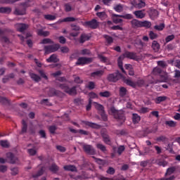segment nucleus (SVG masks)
<instances>
[{
    "label": "nucleus",
    "mask_w": 180,
    "mask_h": 180,
    "mask_svg": "<svg viewBox=\"0 0 180 180\" xmlns=\"http://www.w3.org/2000/svg\"><path fill=\"white\" fill-rule=\"evenodd\" d=\"M124 58H130L131 60H136L137 57L134 53L131 52H125L122 56H120L118 58V66L120 70H122V72L126 73L124 69L123 68V59Z\"/></svg>",
    "instance_id": "nucleus-1"
},
{
    "label": "nucleus",
    "mask_w": 180,
    "mask_h": 180,
    "mask_svg": "<svg viewBox=\"0 0 180 180\" xmlns=\"http://www.w3.org/2000/svg\"><path fill=\"white\" fill-rule=\"evenodd\" d=\"M110 115H112L115 119H117L120 123H124L126 118L124 117V115L123 114V111L117 110L115 107H111L109 110Z\"/></svg>",
    "instance_id": "nucleus-2"
},
{
    "label": "nucleus",
    "mask_w": 180,
    "mask_h": 180,
    "mask_svg": "<svg viewBox=\"0 0 180 180\" xmlns=\"http://www.w3.org/2000/svg\"><path fill=\"white\" fill-rule=\"evenodd\" d=\"M153 75H160L161 80L160 82H167V79H168V74L165 72H162L161 68H155L153 70Z\"/></svg>",
    "instance_id": "nucleus-3"
},
{
    "label": "nucleus",
    "mask_w": 180,
    "mask_h": 180,
    "mask_svg": "<svg viewBox=\"0 0 180 180\" xmlns=\"http://www.w3.org/2000/svg\"><path fill=\"white\" fill-rule=\"evenodd\" d=\"M28 6H30L29 2L21 4L18 8H15V15H26V8Z\"/></svg>",
    "instance_id": "nucleus-4"
},
{
    "label": "nucleus",
    "mask_w": 180,
    "mask_h": 180,
    "mask_svg": "<svg viewBox=\"0 0 180 180\" xmlns=\"http://www.w3.org/2000/svg\"><path fill=\"white\" fill-rule=\"evenodd\" d=\"M60 88L63 89L66 94H68L69 95H77V87H73L70 89L68 86L65 84H60L59 85Z\"/></svg>",
    "instance_id": "nucleus-5"
},
{
    "label": "nucleus",
    "mask_w": 180,
    "mask_h": 180,
    "mask_svg": "<svg viewBox=\"0 0 180 180\" xmlns=\"http://www.w3.org/2000/svg\"><path fill=\"white\" fill-rule=\"evenodd\" d=\"M60 49V44H55L51 46H45L44 50H45V54H50V53H54Z\"/></svg>",
    "instance_id": "nucleus-6"
},
{
    "label": "nucleus",
    "mask_w": 180,
    "mask_h": 180,
    "mask_svg": "<svg viewBox=\"0 0 180 180\" xmlns=\"http://www.w3.org/2000/svg\"><path fill=\"white\" fill-rule=\"evenodd\" d=\"M94 103V106H95L96 109L99 110L103 120H105V121L108 120V115H106V114H105V110L103 109V105H102L98 103Z\"/></svg>",
    "instance_id": "nucleus-7"
},
{
    "label": "nucleus",
    "mask_w": 180,
    "mask_h": 180,
    "mask_svg": "<svg viewBox=\"0 0 180 180\" xmlns=\"http://www.w3.org/2000/svg\"><path fill=\"white\" fill-rule=\"evenodd\" d=\"M120 78H122V74H120V72H117L113 74H110L108 76V80L110 82H116V81H119Z\"/></svg>",
    "instance_id": "nucleus-8"
},
{
    "label": "nucleus",
    "mask_w": 180,
    "mask_h": 180,
    "mask_svg": "<svg viewBox=\"0 0 180 180\" xmlns=\"http://www.w3.org/2000/svg\"><path fill=\"white\" fill-rule=\"evenodd\" d=\"M92 61V59L90 58H79L76 64L77 65H85V64H89Z\"/></svg>",
    "instance_id": "nucleus-9"
},
{
    "label": "nucleus",
    "mask_w": 180,
    "mask_h": 180,
    "mask_svg": "<svg viewBox=\"0 0 180 180\" xmlns=\"http://www.w3.org/2000/svg\"><path fill=\"white\" fill-rule=\"evenodd\" d=\"M7 161L10 164H18V158L15 157L11 153H8L6 155Z\"/></svg>",
    "instance_id": "nucleus-10"
},
{
    "label": "nucleus",
    "mask_w": 180,
    "mask_h": 180,
    "mask_svg": "<svg viewBox=\"0 0 180 180\" xmlns=\"http://www.w3.org/2000/svg\"><path fill=\"white\" fill-rule=\"evenodd\" d=\"M83 148L85 153H86L87 154H90L91 155H93V154H95V149H94V148L90 145L84 144L83 145Z\"/></svg>",
    "instance_id": "nucleus-11"
},
{
    "label": "nucleus",
    "mask_w": 180,
    "mask_h": 180,
    "mask_svg": "<svg viewBox=\"0 0 180 180\" xmlns=\"http://www.w3.org/2000/svg\"><path fill=\"white\" fill-rule=\"evenodd\" d=\"M84 25L88 27H91V29H96L98 25V21H96L95 19L92 20L91 21L86 22Z\"/></svg>",
    "instance_id": "nucleus-12"
},
{
    "label": "nucleus",
    "mask_w": 180,
    "mask_h": 180,
    "mask_svg": "<svg viewBox=\"0 0 180 180\" xmlns=\"http://www.w3.org/2000/svg\"><path fill=\"white\" fill-rule=\"evenodd\" d=\"M41 29V27L40 25H37V34L39 36H44V37L49 36L50 34V32L49 31H43Z\"/></svg>",
    "instance_id": "nucleus-13"
},
{
    "label": "nucleus",
    "mask_w": 180,
    "mask_h": 180,
    "mask_svg": "<svg viewBox=\"0 0 180 180\" xmlns=\"http://www.w3.org/2000/svg\"><path fill=\"white\" fill-rule=\"evenodd\" d=\"M79 30H81V28L78 26H73L72 29V32L70 33V36H72V37H77L78 34H79Z\"/></svg>",
    "instance_id": "nucleus-14"
},
{
    "label": "nucleus",
    "mask_w": 180,
    "mask_h": 180,
    "mask_svg": "<svg viewBox=\"0 0 180 180\" xmlns=\"http://www.w3.org/2000/svg\"><path fill=\"white\" fill-rule=\"evenodd\" d=\"M132 5L133 6H135V8H144V6H146V3L143 2L141 0H139V2L134 1V2H132Z\"/></svg>",
    "instance_id": "nucleus-15"
},
{
    "label": "nucleus",
    "mask_w": 180,
    "mask_h": 180,
    "mask_svg": "<svg viewBox=\"0 0 180 180\" xmlns=\"http://www.w3.org/2000/svg\"><path fill=\"white\" fill-rule=\"evenodd\" d=\"M134 15L138 19H143L146 16V13H144V11H136L134 12Z\"/></svg>",
    "instance_id": "nucleus-16"
},
{
    "label": "nucleus",
    "mask_w": 180,
    "mask_h": 180,
    "mask_svg": "<svg viewBox=\"0 0 180 180\" xmlns=\"http://www.w3.org/2000/svg\"><path fill=\"white\" fill-rule=\"evenodd\" d=\"M15 27L18 32H25L27 29V25L26 24H16Z\"/></svg>",
    "instance_id": "nucleus-17"
},
{
    "label": "nucleus",
    "mask_w": 180,
    "mask_h": 180,
    "mask_svg": "<svg viewBox=\"0 0 180 180\" xmlns=\"http://www.w3.org/2000/svg\"><path fill=\"white\" fill-rule=\"evenodd\" d=\"M103 75V70H97L91 74V77L93 78H99Z\"/></svg>",
    "instance_id": "nucleus-18"
},
{
    "label": "nucleus",
    "mask_w": 180,
    "mask_h": 180,
    "mask_svg": "<svg viewBox=\"0 0 180 180\" xmlns=\"http://www.w3.org/2000/svg\"><path fill=\"white\" fill-rule=\"evenodd\" d=\"M58 58H57V55L53 54L49 58L46 59L47 63H58Z\"/></svg>",
    "instance_id": "nucleus-19"
},
{
    "label": "nucleus",
    "mask_w": 180,
    "mask_h": 180,
    "mask_svg": "<svg viewBox=\"0 0 180 180\" xmlns=\"http://www.w3.org/2000/svg\"><path fill=\"white\" fill-rule=\"evenodd\" d=\"M63 22H75V18L74 17H67L62 20H59L57 23H63Z\"/></svg>",
    "instance_id": "nucleus-20"
},
{
    "label": "nucleus",
    "mask_w": 180,
    "mask_h": 180,
    "mask_svg": "<svg viewBox=\"0 0 180 180\" xmlns=\"http://www.w3.org/2000/svg\"><path fill=\"white\" fill-rule=\"evenodd\" d=\"M82 124H83V126H89V127H93L94 129H96L98 127V125H96V124L89 122L88 121H82Z\"/></svg>",
    "instance_id": "nucleus-21"
},
{
    "label": "nucleus",
    "mask_w": 180,
    "mask_h": 180,
    "mask_svg": "<svg viewBox=\"0 0 180 180\" xmlns=\"http://www.w3.org/2000/svg\"><path fill=\"white\" fill-rule=\"evenodd\" d=\"M140 120H141V117H140L137 114L132 115V122L134 124H137V123H139Z\"/></svg>",
    "instance_id": "nucleus-22"
},
{
    "label": "nucleus",
    "mask_w": 180,
    "mask_h": 180,
    "mask_svg": "<svg viewBox=\"0 0 180 180\" xmlns=\"http://www.w3.org/2000/svg\"><path fill=\"white\" fill-rule=\"evenodd\" d=\"M125 69L128 71L129 75H134V70H133V66L131 65H125Z\"/></svg>",
    "instance_id": "nucleus-23"
},
{
    "label": "nucleus",
    "mask_w": 180,
    "mask_h": 180,
    "mask_svg": "<svg viewBox=\"0 0 180 180\" xmlns=\"http://www.w3.org/2000/svg\"><path fill=\"white\" fill-rule=\"evenodd\" d=\"M65 171H71L72 172H75L77 171V167L74 165H66L63 167Z\"/></svg>",
    "instance_id": "nucleus-24"
},
{
    "label": "nucleus",
    "mask_w": 180,
    "mask_h": 180,
    "mask_svg": "<svg viewBox=\"0 0 180 180\" xmlns=\"http://www.w3.org/2000/svg\"><path fill=\"white\" fill-rule=\"evenodd\" d=\"M114 11H115V12H117L118 13H120V12H123V5L122 4H117L113 7Z\"/></svg>",
    "instance_id": "nucleus-25"
},
{
    "label": "nucleus",
    "mask_w": 180,
    "mask_h": 180,
    "mask_svg": "<svg viewBox=\"0 0 180 180\" xmlns=\"http://www.w3.org/2000/svg\"><path fill=\"white\" fill-rule=\"evenodd\" d=\"M12 12V8L9 7H1L0 13H11Z\"/></svg>",
    "instance_id": "nucleus-26"
},
{
    "label": "nucleus",
    "mask_w": 180,
    "mask_h": 180,
    "mask_svg": "<svg viewBox=\"0 0 180 180\" xmlns=\"http://www.w3.org/2000/svg\"><path fill=\"white\" fill-rule=\"evenodd\" d=\"M131 23L132 27H141V21H139L134 19L131 20Z\"/></svg>",
    "instance_id": "nucleus-27"
},
{
    "label": "nucleus",
    "mask_w": 180,
    "mask_h": 180,
    "mask_svg": "<svg viewBox=\"0 0 180 180\" xmlns=\"http://www.w3.org/2000/svg\"><path fill=\"white\" fill-rule=\"evenodd\" d=\"M141 27H146V29L151 27V22L141 21Z\"/></svg>",
    "instance_id": "nucleus-28"
},
{
    "label": "nucleus",
    "mask_w": 180,
    "mask_h": 180,
    "mask_svg": "<svg viewBox=\"0 0 180 180\" xmlns=\"http://www.w3.org/2000/svg\"><path fill=\"white\" fill-rule=\"evenodd\" d=\"M120 18V15H112V20L114 23H122L123 22V20H122Z\"/></svg>",
    "instance_id": "nucleus-29"
},
{
    "label": "nucleus",
    "mask_w": 180,
    "mask_h": 180,
    "mask_svg": "<svg viewBox=\"0 0 180 180\" xmlns=\"http://www.w3.org/2000/svg\"><path fill=\"white\" fill-rule=\"evenodd\" d=\"M38 169H39V171L38 172L37 174L32 176L34 178H37L38 176L43 175V172H44V167H43V166L41 165H39L38 166Z\"/></svg>",
    "instance_id": "nucleus-30"
},
{
    "label": "nucleus",
    "mask_w": 180,
    "mask_h": 180,
    "mask_svg": "<svg viewBox=\"0 0 180 180\" xmlns=\"http://www.w3.org/2000/svg\"><path fill=\"white\" fill-rule=\"evenodd\" d=\"M152 49L157 53L160 50V44L157 41H153L152 44Z\"/></svg>",
    "instance_id": "nucleus-31"
},
{
    "label": "nucleus",
    "mask_w": 180,
    "mask_h": 180,
    "mask_svg": "<svg viewBox=\"0 0 180 180\" xmlns=\"http://www.w3.org/2000/svg\"><path fill=\"white\" fill-rule=\"evenodd\" d=\"M41 44H54V41L51 39L46 38L41 40L40 42Z\"/></svg>",
    "instance_id": "nucleus-32"
},
{
    "label": "nucleus",
    "mask_w": 180,
    "mask_h": 180,
    "mask_svg": "<svg viewBox=\"0 0 180 180\" xmlns=\"http://www.w3.org/2000/svg\"><path fill=\"white\" fill-rule=\"evenodd\" d=\"M102 137L105 144H110V139H109V136L108 135V134H103Z\"/></svg>",
    "instance_id": "nucleus-33"
},
{
    "label": "nucleus",
    "mask_w": 180,
    "mask_h": 180,
    "mask_svg": "<svg viewBox=\"0 0 180 180\" xmlns=\"http://www.w3.org/2000/svg\"><path fill=\"white\" fill-rule=\"evenodd\" d=\"M124 82L127 84V85H129V86H132V88L136 87V83H134V82H132L129 79H124Z\"/></svg>",
    "instance_id": "nucleus-34"
},
{
    "label": "nucleus",
    "mask_w": 180,
    "mask_h": 180,
    "mask_svg": "<svg viewBox=\"0 0 180 180\" xmlns=\"http://www.w3.org/2000/svg\"><path fill=\"white\" fill-rule=\"evenodd\" d=\"M4 36V32L0 30V40L4 43H9V39L6 37Z\"/></svg>",
    "instance_id": "nucleus-35"
},
{
    "label": "nucleus",
    "mask_w": 180,
    "mask_h": 180,
    "mask_svg": "<svg viewBox=\"0 0 180 180\" xmlns=\"http://www.w3.org/2000/svg\"><path fill=\"white\" fill-rule=\"evenodd\" d=\"M30 77L32 78V79H33L36 82H39V81H40V79H41V78L39 77V75L34 74V73H30Z\"/></svg>",
    "instance_id": "nucleus-36"
},
{
    "label": "nucleus",
    "mask_w": 180,
    "mask_h": 180,
    "mask_svg": "<svg viewBox=\"0 0 180 180\" xmlns=\"http://www.w3.org/2000/svg\"><path fill=\"white\" fill-rule=\"evenodd\" d=\"M99 95L102 98H109L110 96H111L112 94L109 91H102L99 93Z\"/></svg>",
    "instance_id": "nucleus-37"
},
{
    "label": "nucleus",
    "mask_w": 180,
    "mask_h": 180,
    "mask_svg": "<svg viewBox=\"0 0 180 180\" xmlns=\"http://www.w3.org/2000/svg\"><path fill=\"white\" fill-rule=\"evenodd\" d=\"M165 27V24L161 23L159 25H155L154 29L155 30H158L159 32H161L162 30H164Z\"/></svg>",
    "instance_id": "nucleus-38"
},
{
    "label": "nucleus",
    "mask_w": 180,
    "mask_h": 180,
    "mask_svg": "<svg viewBox=\"0 0 180 180\" xmlns=\"http://www.w3.org/2000/svg\"><path fill=\"white\" fill-rule=\"evenodd\" d=\"M166 99V96H159L155 99V103H161V102H164Z\"/></svg>",
    "instance_id": "nucleus-39"
},
{
    "label": "nucleus",
    "mask_w": 180,
    "mask_h": 180,
    "mask_svg": "<svg viewBox=\"0 0 180 180\" xmlns=\"http://www.w3.org/2000/svg\"><path fill=\"white\" fill-rule=\"evenodd\" d=\"M174 172H175V167H174L168 168L167 170V172L165 174V176H168V175H172V174H174Z\"/></svg>",
    "instance_id": "nucleus-40"
},
{
    "label": "nucleus",
    "mask_w": 180,
    "mask_h": 180,
    "mask_svg": "<svg viewBox=\"0 0 180 180\" xmlns=\"http://www.w3.org/2000/svg\"><path fill=\"white\" fill-rule=\"evenodd\" d=\"M90 37H89V35H88V34H82L80 37V42L84 43V42L86 41V40L90 39Z\"/></svg>",
    "instance_id": "nucleus-41"
},
{
    "label": "nucleus",
    "mask_w": 180,
    "mask_h": 180,
    "mask_svg": "<svg viewBox=\"0 0 180 180\" xmlns=\"http://www.w3.org/2000/svg\"><path fill=\"white\" fill-rule=\"evenodd\" d=\"M96 15L100 18V19H101V20H103L107 18L106 13L105 12H99V13H97Z\"/></svg>",
    "instance_id": "nucleus-42"
},
{
    "label": "nucleus",
    "mask_w": 180,
    "mask_h": 180,
    "mask_svg": "<svg viewBox=\"0 0 180 180\" xmlns=\"http://www.w3.org/2000/svg\"><path fill=\"white\" fill-rule=\"evenodd\" d=\"M49 169L51 172H57L58 171V166L56 164H53Z\"/></svg>",
    "instance_id": "nucleus-43"
},
{
    "label": "nucleus",
    "mask_w": 180,
    "mask_h": 180,
    "mask_svg": "<svg viewBox=\"0 0 180 180\" xmlns=\"http://www.w3.org/2000/svg\"><path fill=\"white\" fill-rule=\"evenodd\" d=\"M138 112L139 113H148V112H150V109L147 107H143L141 109L138 110Z\"/></svg>",
    "instance_id": "nucleus-44"
},
{
    "label": "nucleus",
    "mask_w": 180,
    "mask_h": 180,
    "mask_svg": "<svg viewBox=\"0 0 180 180\" xmlns=\"http://www.w3.org/2000/svg\"><path fill=\"white\" fill-rule=\"evenodd\" d=\"M127 94V90L124 87H121L120 89V96H124Z\"/></svg>",
    "instance_id": "nucleus-45"
},
{
    "label": "nucleus",
    "mask_w": 180,
    "mask_h": 180,
    "mask_svg": "<svg viewBox=\"0 0 180 180\" xmlns=\"http://www.w3.org/2000/svg\"><path fill=\"white\" fill-rule=\"evenodd\" d=\"M19 0H0V4H13Z\"/></svg>",
    "instance_id": "nucleus-46"
},
{
    "label": "nucleus",
    "mask_w": 180,
    "mask_h": 180,
    "mask_svg": "<svg viewBox=\"0 0 180 180\" xmlns=\"http://www.w3.org/2000/svg\"><path fill=\"white\" fill-rule=\"evenodd\" d=\"M166 124H167V126H169V127H175V126H176V122L170 120V121H166Z\"/></svg>",
    "instance_id": "nucleus-47"
},
{
    "label": "nucleus",
    "mask_w": 180,
    "mask_h": 180,
    "mask_svg": "<svg viewBox=\"0 0 180 180\" xmlns=\"http://www.w3.org/2000/svg\"><path fill=\"white\" fill-rule=\"evenodd\" d=\"M22 133H26L27 130V124H26V122L25 120H22Z\"/></svg>",
    "instance_id": "nucleus-48"
},
{
    "label": "nucleus",
    "mask_w": 180,
    "mask_h": 180,
    "mask_svg": "<svg viewBox=\"0 0 180 180\" xmlns=\"http://www.w3.org/2000/svg\"><path fill=\"white\" fill-rule=\"evenodd\" d=\"M44 18L46 19V20H56V15H45Z\"/></svg>",
    "instance_id": "nucleus-49"
},
{
    "label": "nucleus",
    "mask_w": 180,
    "mask_h": 180,
    "mask_svg": "<svg viewBox=\"0 0 180 180\" xmlns=\"http://www.w3.org/2000/svg\"><path fill=\"white\" fill-rule=\"evenodd\" d=\"M89 99L91 101H92V99H96L98 98V94L94 93V92H91L89 94Z\"/></svg>",
    "instance_id": "nucleus-50"
},
{
    "label": "nucleus",
    "mask_w": 180,
    "mask_h": 180,
    "mask_svg": "<svg viewBox=\"0 0 180 180\" xmlns=\"http://www.w3.org/2000/svg\"><path fill=\"white\" fill-rule=\"evenodd\" d=\"M0 144L1 147H4L5 148L9 147V142L8 141H1Z\"/></svg>",
    "instance_id": "nucleus-51"
},
{
    "label": "nucleus",
    "mask_w": 180,
    "mask_h": 180,
    "mask_svg": "<svg viewBox=\"0 0 180 180\" xmlns=\"http://www.w3.org/2000/svg\"><path fill=\"white\" fill-rule=\"evenodd\" d=\"M104 37L108 44H110V43H113V38H112L111 37H109L108 35H104Z\"/></svg>",
    "instance_id": "nucleus-52"
},
{
    "label": "nucleus",
    "mask_w": 180,
    "mask_h": 180,
    "mask_svg": "<svg viewBox=\"0 0 180 180\" xmlns=\"http://www.w3.org/2000/svg\"><path fill=\"white\" fill-rule=\"evenodd\" d=\"M58 40H59V43H60V44H65V43L67 42V39H65V37L60 36L58 37Z\"/></svg>",
    "instance_id": "nucleus-53"
},
{
    "label": "nucleus",
    "mask_w": 180,
    "mask_h": 180,
    "mask_svg": "<svg viewBox=\"0 0 180 180\" xmlns=\"http://www.w3.org/2000/svg\"><path fill=\"white\" fill-rule=\"evenodd\" d=\"M86 88H88L89 89H95V82H89L88 85L86 86Z\"/></svg>",
    "instance_id": "nucleus-54"
},
{
    "label": "nucleus",
    "mask_w": 180,
    "mask_h": 180,
    "mask_svg": "<svg viewBox=\"0 0 180 180\" xmlns=\"http://www.w3.org/2000/svg\"><path fill=\"white\" fill-rule=\"evenodd\" d=\"M149 36L152 40H154V39H157V37H158V35H157V34L154 33L153 31L150 32Z\"/></svg>",
    "instance_id": "nucleus-55"
},
{
    "label": "nucleus",
    "mask_w": 180,
    "mask_h": 180,
    "mask_svg": "<svg viewBox=\"0 0 180 180\" xmlns=\"http://www.w3.org/2000/svg\"><path fill=\"white\" fill-rule=\"evenodd\" d=\"M120 16L124 19H133V15L131 14L121 15Z\"/></svg>",
    "instance_id": "nucleus-56"
},
{
    "label": "nucleus",
    "mask_w": 180,
    "mask_h": 180,
    "mask_svg": "<svg viewBox=\"0 0 180 180\" xmlns=\"http://www.w3.org/2000/svg\"><path fill=\"white\" fill-rule=\"evenodd\" d=\"M96 147L101 151H106V147H105V146H103V144L98 143L96 145Z\"/></svg>",
    "instance_id": "nucleus-57"
},
{
    "label": "nucleus",
    "mask_w": 180,
    "mask_h": 180,
    "mask_svg": "<svg viewBox=\"0 0 180 180\" xmlns=\"http://www.w3.org/2000/svg\"><path fill=\"white\" fill-rule=\"evenodd\" d=\"M157 164L160 167H167V165H168V162L165 161H157Z\"/></svg>",
    "instance_id": "nucleus-58"
},
{
    "label": "nucleus",
    "mask_w": 180,
    "mask_h": 180,
    "mask_svg": "<svg viewBox=\"0 0 180 180\" xmlns=\"http://www.w3.org/2000/svg\"><path fill=\"white\" fill-rule=\"evenodd\" d=\"M174 39H175V36L174 35H169L166 39V43H169V41H171L172 40H174Z\"/></svg>",
    "instance_id": "nucleus-59"
},
{
    "label": "nucleus",
    "mask_w": 180,
    "mask_h": 180,
    "mask_svg": "<svg viewBox=\"0 0 180 180\" xmlns=\"http://www.w3.org/2000/svg\"><path fill=\"white\" fill-rule=\"evenodd\" d=\"M96 160V162H97V164H99L100 165H105V164H106V162L105 160H102L101 159H95Z\"/></svg>",
    "instance_id": "nucleus-60"
},
{
    "label": "nucleus",
    "mask_w": 180,
    "mask_h": 180,
    "mask_svg": "<svg viewBox=\"0 0 180 180\" xmlns=\"http://www.w3.org/2000/svg\"><path fill=\"white\" fill-rule=\"evenodd\" d=\"M65 10L66 12H70L72 10V7H71V5L67 4L65 5Z\"/></svg>",
    "instance_id": "nucleus-61"
},
{
    "label": "nucleus",
    "mask_w": 180,
    "mask_h": 180,
    "mask_svg": "<svg viewBox=\"0 0 180 180\" xmlns=\"http://www.w3.org/2000/svg\"><path fill=\"white\" fill-rule=\"evenodd\" d=\"M39 72L42 78H44V79H47V75H46V73H44V70H39Z\"/></svg>",
    "instance_id": "nucleus-62"
},
{
    "label": "nucleus",
    "mask_w": 180,
    "mask_h": 180,
    "mask_svg": "<svg viewBox=\"0 0 180 180\" xmlns=\"http://www.w3.org/2000/svg\"><path fill=\"white\" fill-rule=\"evenodd\" d=\"M107 174L113 175V174H115V169H113V167H109V169L107 170Z\"/></svg>",
    "instance_id": "nucleus-63"
},
{
    "label": "nucleus",
    "mask_w": 180,
    "mask_h": 180,
    "mask_svg": "<svg viewBox=\"0 0 180 180\" xmlns=\"http://www.w3.org/2000/svg\"><path fill=\"white\" fill-rule=\"evenodd\" d=\"M28 154H30V155H36V150L35 149H28Z\"/></svg>",
    "instance_id": "nucleus-64"
}]
</instances>
